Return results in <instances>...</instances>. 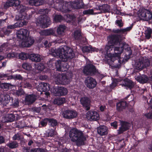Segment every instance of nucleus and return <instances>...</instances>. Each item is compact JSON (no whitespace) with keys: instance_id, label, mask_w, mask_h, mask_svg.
Listing matches in <instances>:
<instances>
[{"instance_id":"nucleus-33","label":"nucleus","mask_w":152,"mask_h":152,"mask_svg":"<svg viewBox=\"0 0 152 152\" xmlns=\"http://www.w3.org/2000/svg\"><path fill=\"white\" fill-rule=\"evenodd\" d=\"M65 102V99L64 98L58 97L54 99L53 103L54 104L61 105Z\"/></svg>"},{"instance_id":"nucleus-4","label":"nucleus","mask_w":152,"mask_h":152,"mask_svg":"<svg viewBox=\"0 0 152 152\" xmlns=\"http://www.w3.org/2000/svg\"><path fill=\"white\" fill-rule=\"evenodd\" d=\"M69 137L71 141L75 142L77 146L84 145L87 137L82 131L76 128H73L70 130Z\"/></svg>"},{"instance_id":"nucleus-15","label":"nucleus","mask_w":152,"mask_h":152,"mask_svg":"<svg viewBox=\"0 0 152 152\" xmlns=\"http://www.w3.org/2000/svg\"><path fill=\"white\" fill-rule=\"evenodd\" d=\"M120 125L121 126L119 129L117 130L118 133L119 134L128 129L131 126L130 124L123 121H120Z\"/></svg>"},{"instance_id":"nucleus-21","label":"nucleus","mask_w":152,"mask_h":152,"mask_svg":"<svg viewBox=\"0 0 152 152\" xmlns=\"http://www.w3.org/2000/svg\"><path fill=\"white\" fill-rule=\"evenodd\" d=\"M97 132L101 136L106 135L108 133V129L104 126H101L98 128Z\"/></svg>"},{"instance_id":"nucleus-52","label":"nucleus","mask_w":152,"mask_h":152,"mask_svg":"<svg viewBox=\"0 0 152 152\" xmlns=\"http://www.w3.org/2000/svg\"><path fill=\"white\" fill-rule=\"evenodd\" d=\"M84 14H94L93 10L92 9L85 10L83 12Z\"/></svg>"},{"instance_id":"nucleus-47","label":"nucleus","mask_w":152,"mask_h":152,"mask_svg":"<svg viewBox=\"0 0 152 152\" xmlns=\"http://www.w3.org/2000/svg\"><path fill=\"white\" fill-rule=\"evenodd\" d=\"M14 0H8L6 3V5L7 6H14Z\"/></svg>"},{"instance_id":"nucleus-24","label":"nucleus","mask_w":152,"mask_h":152,"mask_svg":"<svg viewBox=\"0 0 152 152\" xmlns=\"http://www.w3.org/2000/svg\"><path fill=\"white\" fill-rule=\"evenodd\" d=\"M29 58L33 61L38 62L41 60L40 56L37 54H31L29 55Z\"/></svg>"},{"instance_id":"nucleus-41","label":"nucleus","mask_w":152,"mask_h":152,"mask_svg":"<svg viewBox=\"0 0 152 152\" xmlns=\"http://www.w3.org/2000/svg\"><path fill=\"white\" fill-rule=\"evenodd\" d=\"M27 23V22L25 20L19 21L15 23V25L16 27H20L26 25Z\"/></svg>"},{"instance_id":"nucleus-23","label":"nucleus","mask_w":152,"mask_h":152,"mask_svg":"<svg viewBox=\"0 0 152 152\" xmlns=\"http://www.w3.org/2000/svg\"><path fill=\"white\" fill-rule=\"evenodd\" d=\"M36 99V96L34 94H30L26 96L25 101L28 104L34 102Z\"/></svg>"},{"instance_id":"nucleus-51","label":"nucleus","mask_w":152,"mask_h":152,"mask_svg":"<svg viewBox=\"0 0 152 152\" xmlns=\"http://www.w3.org/2000/svg\"><path fill=\"white\" fill-rule=\"evenodd\" d=\"M48 121V118L45 119L44 120L40 122L42 126H45L47 124Z\"/></svg>"},{"instance_id":"nucleus-5","label":"nucleus","mask_w":152,"mask_h":152,"mask_svg":"<svg viewBox=\"0 0 152 152\" xmlns=\"http://www.w3.org/2000/svg\"><path fill=\"white\" fill-rule=\"evenodd\" d=\"M118 84L125 87L127 88H129L130 89L132 88L135 84L132 80L127 78L125 79L124 80L121 79H114L110 85L111 88H114Z\"/></svg>"},{"instance_id":"nucleus-35","label":"nucleus","mask_w":152,"mask_h":152,"mask_svg":"<svg viewBox=\"0 0 152 152\" xmlns=\"http://www.w3.org/2000/svg\"><path fill=\"white\" fill-rule=\"evenodd\" d=\"M73 37L75 39H80L82 37L80 30V29L75 31L73 34Z\"/></svg>"},{"instance_id":"nucleus-38","label":"nucleus","mask_w":152,"mask_h":152,"mask_svg":"<svg viewBox=\"0 0 152 152\" xmlns=\"http://www.w3.org/2000/svg\"><path fill=\"white\" fill-rule=\"evenodd\" d=\"M22 67L26 70L30 71L32 69V66L31 64L27 62L24 63L22 65Z\"/></svg>"},{"instance_id":"nucleus-34","label":"nucleus","mask_w":152,"mask_h":152,"mask_svg":"<svg viewBox=\"0 0 152 152\" xmlns=\"http://www.w3.org/2000/svg\"><path fill=\"white\" fill-rule=\"evenodd\" d=\"M66 27L64 25H60L58 27L57 30V34L59 35H63L64 33V31Z\"/></svg>"},{"instance_id":"nucleus-18","label":"nucleus","mask_w":152,"mask_h":152,"mask_svg":"<svg viewBox=\"0 0 152 152\" xmlns=\"http://www.w3.org/2000/svg\"><path fill=\"white\" fill-rule=\"evenodd\" d=\"M85 83L88 87L90 88H92L96 86V82L94 79L88 77L85 80Z\"/></svg>"},{"instance_id":"nucleus-56","label":"nucleus","mask_w":152,"mask_h":152,"mask_svg":"<svg viewBox=\"0 0 152 152\" xmlns=\"http://www.w3.org/2000/svg\"><path fill=\"white\" fill-rule=\"evenodd\" d=\"M144 115L147 118L152 119V113H151L150 112L145 113V114Z\"/></svg>"},{"instance_id":"nucleus-55","label":"nucleus","mask_w":152,"mask_h":152,"mask_svg":"<svg viewBox=\"0 0 152 152\" xmlns=\"http://www.w3.org/2000/svg\"><path fill=\"white\" fill-rule=\"evenodd\" d=\"M119 145H120L121 148L123 147L125 145L124 140H120L118 143Z\"/></svg>"},{"instance_id":"nucleus-3","label":"nucleus","mask_w":152,"mask_h":152,"mask_svg":"<svg viewBox=\"0 0 152 152\" xmlns=\"http://www.w3.org/2000/svg\"><path fill=\"white\" fill-rule=\"evenodd\" d=\"M18 38L21 39L19 41V45L22 47H29L34 42L33 38L29 37V31L27 29H21L17 33Z\"/></svg>"},{"instance_id":"nucleus-39","label":"nucleus","mask_w":152,"mask_h":152,"mask_svg":"<svg viewBox=\"0 0 152 152\" xmlns=\"http://www.w3.org/2000/svg\"><path fill=\"white\" fill-rule=\"evenodd\" d=\"M29 55L27 53H21L19 54V58L21 60H25L29 58Z\"/></svg>"},{"instance_id":"nucleus-36","label":"nucleus","mask_w":152,"mask_h":152,"mask_svg":"<svg viewBox=\"0 0 152 152\" xmlns=\"http://www.w3.org/2000/svg\"><path fill=\"white\" fill-rule=\"evenodd\" d=\"M45 66L44 64L40 63L35 65V69L39 71H43L45 69Z\"/></svg>"},{"instance_id":"nucleus-13","label":"nucleus","mask_w":152,"mask_h":152,"mask_svg":"<svg viewBox=\"0 0 152 152\" xmlns=\"http://www.w3.org/2000/svg\"><path fill=\"white\" fill-rule=\"evenodd\" d=\"M62 115L65 118L72 119L76 117L77 116V113L74 110H67L63 112Z\"/></svg>"},{"instance_id":"nucleus-45","label":"nucleus","mask_w":152,"mask_h":152,"mask_svg":"<svg viewBox=\"0 0 152 152\" xmlns=\"http://www.w3.org/2000/svg\"><path fill=\"white\" fill-rule=\"evenodd\" d=\"M2 49L3 51H6L8 50L9 49L8 44L7 43H4L1 46Z\"/></svg>"},{"instance_id":"nucleus-29","label":"nucleus","mask_w":152,"mask_h":152,"mask_svg":"<svg viewBox=\"0 0 152 152\" xmlns=\"http://www.w3.org/2000/svg\"><path fill=\"white\" fill-rule=\"evenodd\" d=\"M99 9L100 12H99L98 13L108 12L110 9V7L107 4H104L99 7Z\"/></svg>"},{"instance_id":"nucleus-25","label":"nucleus","mask_w":152,"mask_h":152,"mask_svg":"<svg viewBox=\"0 0 152 152\" xmlns=\"http://www.w3.org/2000/svg\"><path fill=\"white\" fill-rule=\"evenodd\" d=\"M135 79L137 81L141 83H145L148 80V78L145 75H142L140 76L136 77Z\"/></svg>"},{"instance_id":"nucleus-37","label":"nucleus","mask_w":152,"mask_h":152,"mask_svg":"<svg viewBox=\"0 0 152 152\" xmlns=\"http://www.w3.org/2000/svg\"><path fill=\"white\" fill-rule=\"evenodd\" d=\"M152 32V30L150 28H147L145 32V38L148 39H149L151 37Z\"/></svg>"},{"instance_id":"nucleus-1","label":"nucleus","mask_w":152,"mask_h":152,"mask_svg":"<svg viewBox=\"0 0 152 152\" xmlns=\"http://www.w3.org/2000/svg\"><path fill=\"white\" fill-rule=\"evenodd\" d=\"M128 45L121 40L118 35H112L109 38L108 44L105 48V52L102 49L101 51L105 55V60L108 64L118 60V64L122 61L121 55L124 48H127Z\"/></svg>"},{"instance_id":"nucleus-8","label":"nucleus","mask_w":152,"mask_h":152,"mask_svg":"<svg viewBox=\"0 0 152 152\" xmlns=\"http://www.w3.org/2000/svg\"><path fill=\"white\" fill-rule=\"evenodd\" d=\"M49 63L50 65L54 64L57 69V70L59 71H66L68 67V66L66 65V63H64L61 64L60 61L56 60L55 58H53L50 59L49 61Z\"/></svg>"},{"instance_id":"nucleus-7","label":"nucleus","mask_w":152,"mask_h":152,"mask_svg":"<svg viewBox=\"0 0 152 152\" xmlns=\"http://www.w3.org/2000/svg\"><path fill=\"white\" fill-rule=\"evenodd\" d=\"M150 65V61L146 57H141L135 64V68L137 70H140Z\"/></svg>"},{"instance_id":"nucleus-9","label":"nucleus","mask_w":152,"mask_h":152,"mask_svg":"<svg viewBox=\"0 0 152 152\" xmlns=\"http://www.w3.org/2000/svg\"><path fill=\"white\" fill-rule=\"evenodd\" d=\"M68 74H59L57 75L55 78V81L57 84H66L69 83V77H68L67 75Z\"/></svg>"},{"instance_id":"nucleus-48","label":"nucleus","mask_w":152,"mask_h":152,"mask_svg":"<svg viewBox=\"0 0 152 152\" xmlns=\"http://www.w3.org/2000/svg\"><path fill=\"white\" fill-rule=\"evenodd\" d=\"M57 133L54 129H51L48 133V135L51 137L57 134Z\"/></svg>"},{"instance_id":"nucleus-26","label":"nucleus","mask_w":152,"mask_h":152,"mask_svg":"<svg viewBox=\"0 0 152 152\" xmlns=\"http://www.w3.org/2000/svg\"><path fill=\"white\" fill-rule=\"evenodd\" d=\"M132 28V26H129L124 29H114L113 31L115 33L124 34L126 31H129Z\"/></svg>"},{"instance_id":"nucleus-42","label":"nucleus","mask_w":152,"mask_h":152,"mask_svg":"<svg viewBox=\"0 0 152 152\" xmlns=\"http://www.w3.org/2000/svg\"><path fill=\"white\" fill-rule=\"evenodd\" d=\"M23 78L20 75H11L8 76L7 79H14L17 80H21Z\"/></svg>"},{"instance_id":"nucleus-53","label":"nucleus","mask_w":152,"mask_h":152,"mask_svg":"<svg viewBox=\"0 0 152 152\" xmlns=\"http://www.w3.org/2000/svg\"><path fill=\"white\" fill-rule=\"evenodd\" d=\"M12 138L14 140H20L21 137L20 134L19 133H17L14 135Z\"/></svg>"},{"instance_id":"nucleus-57","label":"nucleus","mask_w":152,"mask_h":152,"mask_svg":"<svg viewBox=\"0 0 152 152\" xmlns=\"http://www.w3.org/2000/svg\"><path fill=\"white\" fill-rule=\"evenodd\" d=\"M15 1L14 3V6L15 7H18L20 5V1L18 0H14Z\"/></svg>"},{"instance_id":"nucleus-63","label":"nucleus","mask_w":152,"mask_h":152,"mask_svg":"<svg viewBox=\"0 0 152 152\" xmlns=\"http://www.w3.org/2000/svg\"><path fill=\"white\" fill-rule=\"evenodd\" d=\"M147 102L149 104H152V96H150L147 100Z\"/></svg>"},{"instance_id":"nucleus-31","label":"nucleus","mask_w":152,"mask_h":152,"mask_svg":"<svg viewBox=\"0 0 152 152\" xmlns=\"http://www.w3.org/2000/svg\"><path fill=\"white\" fill-rule=\"evenodd\" d=\"M39 87L41 88V89L39 90L40 91H42L44 92L49 90L50 89V85L49 84L43 83L39 84Z\"/></svg>"},{"instance_id":"nucleus-11","label":"nucleus","mask_w":152,"mask_h":152,"mask_svg":"<svg viewBox=\"0 0 152 152\" xmlns=\"http://www.w3.org/2000/svg\"><path fill=\"white\" fill-rule=\"evenodd\" d=\"M27 8L25 6L21 5H19L17 9L18 10H20V12L21 13H20L19 15H16V20H23L26 19L27 20L28 18L27 16V15L25 12H23Z\"/></svg>"},{"instance_id":"nucleus-22","label":"nucleus","mask_w":152,"mask_h":152,"mask_svg":"<svg viewBox=\"0 0 152 152\" xmlns=\"http://www.w3.org/2000/svg\"><path fill=\"white\" fill-rule=\"evenodd\" d=\"M80 101L82 105L86 108V110H88L90 109L89 106L90 101L88 98L86 97L82 98L80 100Z\"/></svg>"},{"instance_id":"nucleus-2","label":"nucleus","mask_w":152,"mask_h":152,"mask_svg":"<svg viewBox=\"0 0 152 152\" xmlns=\"http://www.w3.org/2000/svg\"><path fill=\"white\" fill-rule=\"evenodd\" d=\"M50 53L53 56H58L64 62L66 61L69 58H73L75 55L72 49L66 46L60 47L57 49L51 48Z\"/></svg>"},{"instance_id":"nucleus-16","label":"nucleus","mask_w":152,"mask_h":152,"mask_svg":"<svg viewBox=\"0 0 152 152\" xmlns=\"http://www.w3.org/2000/svg\"><path fill=\"white\" fill-rule=\"evenodd\" d=\"M70 4L68 5V8L70 9V7L75 9H80L83 7V4L82 0H76L72 2H69Z\"/></svg>"},{"instance_id":"nucleus-27","label":"nucleus","mask_w":152,"mask_h":152,"mask_svg":"<svg viewBox=\"0 0 152 152\" xmlns=\"http://www.w3.org/2000/svg\"><path fill=\"white\" fill-rule=\"evenodd\" d=\"M44 3L43 0H30L29 1V4L32 6H38L42 5Z\"/></svg>"},{"instance_id":"nucleus-14","label":"nucleus","mask_w":152,"mask_h":152,"mask_svg":"<svg viewBox=\"0 0 152 152\" xmlns=\"http://www.w3.org/2000/svg\"><path fill=\"white\" fill-rule=\"evenodd\" d=\"M87 118L90 121H97L99 119V114L96 111H89L86 113Z\"/></svg>"},{"instance_id":"nucleus-43","label":"nucleus","mask_w":152,"mask_h":152,"mask_svg":"<svg viewBox=\"0 0 152 152\" xmlns=\"http://www.w3.org/2000/svg\"><path fill=\"white\" fill-rule=\"evenodd\" d=\"M48 124L50 126L54 127L57 124V121L55 119H48Z\"/></svg>"},{"instance_id":"nucleus-30","label":"nucleus","mask_w":152,"mask_h":152,"mask_svg":"<svg viewBox=\"0 0 152 152\" xmlns=\"http://www.w3.org/2000/svg\"><path fill=\"white\" fill-rule=\"evenodd\" d=\"M126 106V102L125 101L120 102L117 104V109L118 111H121L124 109Z\"/></svg>"},{"instance_id":"nucleus-59","label":"nucleus","mask_w":152,"mask_h":152,"mask_svg":"<svg viewBox=\"0 0 152 152\" xmlns=\"http://www.w3.org/2000/svg\"><path fill=\"white\" fill-rule=\"evenodd\" d=\"M15 56V54L14 53H8L7 55V57L9 58H13Z\"/></svg>"},{"instance_id":"nucleus-10","label":"nucleus","mask_w":152,"mask_h":152,"mask_svg":"<svg viewBox=\"0 0 152 152\" xmlns=\"http://www.w3.org/2000/svg\"><path fill=\"white\" fill-rule=\"evenodd\" d=\"M70 4L68 2L57 3L55 4V8L59 11L63 12H67L70 10L68 8V5Z\"/></svg>"},{"instance_id":"nucleus-46","label":"nucleus","mask_w":152,"mask_h":152,"mask_svg":"<svg viewBox=\"0 0 152 152\" xmlns=\"http://www.w3.org/2000/svg\"><path fill=\"white\" fill-rule=\"evenodd\" d=\"M145 18H148L147 21L151 19L152 18V13L149 10H148V14L146 13L145 15Z\"/></svg>"},{"instance_id":"nucleus-54","label":"nucleus","mask_w":152,"mask_h":152,"mask_svg":"<svg viewBox=\"0 0 152 152\" xmlns=\"http://www.w3.org/2000/svg\"><path fill=\"white\" fill-rule=\"evenodd\" d=\"M116 24L119 27H121L123 26V24L122 22V21L121 20H116Z\"/></svg>"},{"instance_id":"nucleus-44","label":"nucleus","mask_w":152,"mask_h":152,"mask_svg":"<svg viewBox=\"0 0 152 152\" xmlns=\"http://www.w3.org/2000/svg\"><path fill=\"white\" fill-rule=\"evenodd\" d=\"M7 146L11 148H17L18 146V143L15 141L10 143L7 145Z\"/></svg>"},{"instance_id":"nucleus-40","label":"nucleus","mask_w":152,"mask_h":152,"mask_svg":"<svg viewBox=\"0 0 152 152\" xmlns=\"http://www.w3.org/2000/svg\"><path fill=\"white\" fill-rule=\"evenodd\" d=\"M5 118L7 122H12L15 119L14 115L12 114H8L6 116Z\"/></svg>"},{"instance_id":"nucleus-12","label":"nucleus","mask_w":152,"mask_h":152,"mask_svg":"<svg viewBox=\"0 0 152 152\" xmlns=\"http://www.w3.org/2000/svg\"><path fill=\"white\" fill-rule=\"evenodd\" d=\"M83 72L86 75H92L96 72L95 66L91 64H88L83 68Z\"/></svg>"},{"instance_id":"nucleus-60","label":"nucleus","mask_w":152,"mask_h":152,"mask_svg":"<svg viewBox=\"0 0 152 152\" xmlns=\"http://www.w3.org/2000/svg\"><path fill=\"white\" fill-rule=\"evenodd\" d=\"M111 126H113L115 129L117 128L118 126L117 122L116 121H114L111 123Z\"/></svg>"},{"instance_id":"nucleus-6","label":"nucleus","mask_w":152,"mask_h":152,"mask_svg":"<svg viewBox=\"0 0 152 152\" xmlns=\"http://www.w3.org/2000/svg\"><path fill=\"white\" fill-rule=\"evenodd\" d=\"M49 18L46 15H41L36 20V23L37 26H39L42 28L47 27L50 24Z\"/></svg>"},{"instance_id":"nucleus-19","label":"nucleus","mask_w":152,"mask_h":152,"mask_svg":"<svg viewBox=\"0 0 152 152\" xmlns=\"http://www.w3.org/2000/svg\"><path fill=\"white\" fill-rule=\"evenodd\" d=\"M10 101L9 95L7 94L0 95V102L3 105H6Z\"/></svg>"},{"instance_id":"nucleus-32","label":"nucleus","mask_w":152,"mask_h":152,"mask_svg":"<svg viewBox=\"0 0 152 152\" xmlns=\"http://www.w3.org/2000/svg\"><path fill=\"white\" fill-rule=\"evenodd\" d=\"M54 31L52 29H47L41 31L40 32V34L41 35L48 36L54 34Z\"/></svg>"},{"instance_id":"nucleus-20","label":"nucleus","mask_w":152,"mask_h":152,"mask_svg":"<svg viewBox=\"0 0 152 152\" xmlns=\"http://www.w3.org/2000/svg\"><path fill=\"white\" fill-rule=\"evenodd\" d=\"M146 13L148 14V10L145 9H140L137 12L138 17L141 20L147 21L148 18H145Z\"/></svg>"},{"instance_id":"nucleus-61","label":"nucleus","mask_w":152,"mask_h":152,"mask_svg":"<svg viewBox=\"0 0 152 152\" xmlns=\"http://www.w3.org/2000/svg\"><path fill=\"white\" fill-rule=\"evenodd\" d=\"M15 28H16L15 25V23L13 25H10L7 26V28L8 29H12Z\"/></svg>"},{"instance_id":"nucleus-50","label":"nucleus","mask_w":152,"mask_h":152,"mask_svg":"<svg viewBox=\"0 0 152 152\" xmlns=\"http://www.w3.org/2000/svg\"><path fill=\"white\" fill-rule=\"evenodd\" d=\"M44 149L41 148H35L31 150L30 152H44Z\"/></svg>"},{"instance_id":"nucleus-49","label":"nucleus","mask_w":152,"mask_h":152,"mask_svg":"<svg viewBox=\"0 0 152 152\" xmlns=\"http://www.w3.org/2000/svg\"><path fill=\"white\" fill-rule=\"evenodd\" d=\"M62 17L61 15H56L54 18V20L56 22H59L62 19Z\"/></svg>"},{"instance_id":"nucleus-28","label":"nucleus","mask_w":152,"mask_h":152,"mask_svg":"<svg viewBox=\"0 0 152 152\" xmlns=\"http://www.w3.org/2000/svg\"><path fill=\"white\" fill-rule=\"evenodd\" d=\"M82 50L83 52H90L92 51H96L97 52L98 50L95 48H92L91 46H86L83 47L82 48Z\"/></svg>"},{"instance_id":"nucleus-17","label":"nucleus","mask_w":152,"mask_h":152,"mask_svg":"<svg viewBox=\"0 0 152 152\" xmlns=\"http://www.w3.org/2000/svg\"><path fill=\"white\" fill-rule=\"evenodd\" d=\"M55 90L54 93L57 95H65L67 93V89L62 87L56 86L53 88Z\"/></svg>"},{"instance_id":"nucleus-58","label":"nucleus","mask_w":152,"mask_h":152,"mask_svg":"<svg viewBox=\"0 0 152 152\" xmlns=\"http://www.w3.org/2000/svg\"><path fill=\"white\" fill-rule=\"evenodd\" d=\"M44 45L45 47H49L51 45V43L50 42H48L47 41H46L44 43Z\"/></svg>"},{"instance_id":"nucleus-62","label":"nucleus","mask_w":152,"mask_h":152,"mask_svg":"<svg viewBox=\"0 0 152 152\" xmlns=\"http://www.w3.org/2000/svg\"><path fill=\"white\" fill-rule=\"evenodd\" d=\"M13 104L14 105L15 107H18V100L16 99H15Z\"/></svg>"},{"instance_id":"nucleus-64","label":"nucleus","mask_w":152,"mask_h":152,"mask_svg":"<svg viewBox=\"0 0 152 152\" xmlns=\"http://www.w3.org/2000/svg\"><path fill=\"white\" fill-rule=\"evenodd\" d=\"M70 151L66 148H64L61 150V152H70Z\"/></svg>"}]
</instances>
